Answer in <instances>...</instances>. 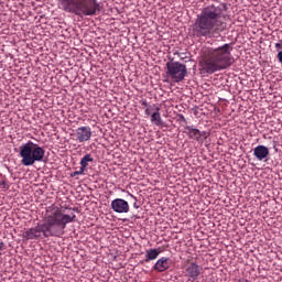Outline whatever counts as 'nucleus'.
<instances>
[{
	"mask_svg": "<svg viewBox=\"0 0 282 282\" xmlns=\"http://www.w3.org/2000/svg\"><path fill=\"white\" fill-rule=\"evenodd\" d=\"M232 44H224L217 48L203 47L200 52L202 67L206 74H215L232 65Z\"/></svg>",
	"mask_w": 282,
	"mask_h": 282,
	"instance_id": "nucleus-3",
	"label": "nucleus"
},
{
	"mask_svg": "<svg viewBox=\"0 0 282 282\" xmlns=\"http://www.w3.org/2000/svg\"><path fill=\"white\" fill-rule=\"evenodd\" d=\"M89 162H94V156H91V154H85L79 162L80 167L87 171V166H89Z\"/></svg>",
	"mask_w": 282,
	"mask_h": 282,
	"instance_id": "nucleus-14",
	"label": "nucleus"
},
{
	"mask_svg": "<svg viewBox=\"0 0 282 282\" xmlns=\"http://www.w3.org/2000/svg\"><path fill=\"white\" fill-rule=\"evenodd\" d=\"M180 120H181L182 122H186V118L184 117V115H180Z\"/></svg>",
	"mask_w": 282,
	"mask_h": 282,
	"instance_id": "nucleus-23",
	"label": "nucleus"
},
{
	"mask_svg": "<svg viewBox=\"0 0 282 282\" xmlns=\"http://www.w3.org/2000/svg\"><path fill=\"white\" fill-rule=\"evenodd\" d=\"M141 106L143 107V109H148V107H150L151 105H149L147 99H143V100H141Z\"/></svg>",
	"mask_w": 282,
	"mask_h": 282,
	"instance_id": "nucleus-17",
	"label": "nucleus"
},
{
	"mask_svg": "<svg viewBox=\"0 0 282 282\" xmlns=\"http://www.w3.org/2000/svg\"><path fill=\"white\" fill-rule=\"evenodd\" d=\"M184 133H186L191 140H196V142H204V140L208 138V132L199 131V129L193 128V126H186Z\"/></svg>",
	"mask_w": 282,
	"mask_h": 282,
	"instance_id": "nucleus-8",
	"label": "nucleus"
},
{
	"mask_svg": "<svg viewBox=\"0 0 282 282\" xmlns=\"http://www.w3.org/2000/svg\"><path fill=\"white\" fill-rule=\"evenodd\" d=\"M76 142H89L91 140V128L88 126L79 127L75 130Z\"/></svg>",
	"mask_w": 282,
	"mask_h": 282,
	"instance_id": "nucleus-9",
	"label": "nucleus"
},
{
	"mask_svg": "<svg viewBox=\"0 0 282 282\" xmlns=\"http://www.w3.org/2000/svg\"><path fill=\"white\" fill-rule=\"evenodd\" d=\"M166 69L167 75L170 78H172V80H174V83H182V80H184L188 74L186 65L180 62H167Z\"/></svg>",
	"mask_w": 282,
	"mask_h": 282,
	"instance_id": "nucleus-6",
	"label": "nucleus"
},
{
	"mask_svg": "<svg viewBox=\"0 0 282 282\" xmlns=\"http://www.w3.org/2000/svg\"><path fill=\"white\" fill-rule=\"evenodd\" d=\"M202 270H203V268L199 264H197L195 262H189L185 267L184 274L187 278V281L195 282L202 274Z\"/></svg>",
	"mask_w": 282,
	"mask_h": 282,
	"instance_id": "nucleus-7",
	"label": "nucleus"
},
{
	"mask_svg": "<svg viewBox=\"0 0 282 282\" xmlns=\"http://www.w3.org/2000/svg\"><path fill=\"white\" fill-rule=\"evenodd\" d=\"M224 12H226V4L218 1L203 8L192 25L193 36L196 39H208L213 34L224 32L227 28Z\"/></svg>",
	"mask_w": 282,
	"mask_h": 282,
	"instance_id": "nucleus-2",
	"label": "nucleus"
},
{
	"mask_svg": "<svg viewBox=\"0 0 282 282\" xmlns=\"http://www.w3.org/2000/svg\"><path fill=\"white\" fill-rule=\"evenodd\" d=\"M151 122L156 127H162V115L160 112H153L151 115Z\"/></svg>",
	"mask_w": 282,
	"mask_h": 282,
	"instance_id": "nucleus-15",
	"label": "nucleus"
},
{
	"mask_svg": "<svg viewBox=\"0 0 282 282\" xmlns=\"http://www.w3.org/2000/svg\"><path fill=\"white\" fill-rule=\"evenodd\" d=\"M20 158L23 166H33L36 162H43L45 149L37 143L28 141L20 147Z\"/></svg>",
	"mask_w": 282,
	"mask_h": 282,
	"instance_id": "nucleus-5",
	"label": "nucleus"
},
{
	"mask_svg": "<svg viewBox=\"0 0 282 282\" xmlns=\"http://www.w3.org/2000/svg\"><path fill=\"white\" fill-rule=\"evenodd\" d=\"M83 173H85V169L80 167L79 171H75L72 174V177H76V175H83Z\"/></svg>",
	"mask_w": 282,
	"mask_h": 282,
	"instance_id": "nucleus-16",
	"label": "nucleus"
},
{
	"mask_svg": "<svg viewBox=\"0 0 282 282\" xmlns=\"http://www.w3.org/2000/svg\"><path fill=\"white\" fill-rule=\"evenodd\" d=\"M2 250H6V242L0 240V257L2 254Z\"/></svg>",
	"mask_w": 282,
	"mask_h": 282,
	"instance_id": "nucleus-19",
	"label": "nucleus"
},
{
	"mask_svg": "<svg viewBox=\"0 0 282 282\" xmlns=\"http://www.w3.org/2000/svg\"><path fill=\"white\" fill-rule=\"evenodd\" d=\"M152 109H154V113H160V108L158 105H153Z\"/></svg>",
	"mask_w": 282,
	"mask_h": 282,
	"instance_id": "nucleus-20",
	"label": "nucleus"
},
{
	"mask_svg": "<svg viewBox=\"0 0 282 282\" xmlns=\"http://www.w3.org/2000/svg\"><path fill=\"white\" fill-rule=\"evenodd\" d=\"M253 155L257 160H265L270 155V150L265 145H258L253 150Z\"/></svg>",
	"mask_w": 282,
	"mask_h": 282,
	"instance_id": "nucleus-12",
	"label": "nucleus"
},
{
	"mask_svg": "<svg viewBox=\"0 0 282 282\" xmlns=\"http://www.w3.org/2000/svg\"><path fill=\"white\" fill-rule=\"evenodd\" d=\"M169 268H171V259L166 257H162L153 265V270H155V272H166Z\"/></svg>",
	"mask_w": 282,
	"mask_h": 282,
	"instance_id": "nucleus-11",
	"label": "nucleus"
},
{
	"mask_svg": "<svg viewBox=\"0 0 282 282\" xmlns=\"http://www.w3.org/2000/svg\"><path fill=\"white\" fill-rule=\"evenodd\" d=\"M110 206L113 213L124 214V213H129L130 210L129 202L122 198L113 199Z\"/></svg>",
	"mask_w": 282,
	"mask_h": 282,
	"instance_id": "nucleus-10",
	"label": "nucleus"
},
{
	"mask_svg": "<svg viewBox=\"0 0 282 282\" xmlns=\"http://www.w3.org/2000/svg\"><path fill=\"white\" fill-rule=\"evenodd\" d=\"M57 6L65 12H73L77 17H95L100 11L98 0H57Z\"/></svg>",
	"mask_w": 282,
	"mask_h": 282,
	"instance_id": "nucleus-4",
	"label": "nucleus"
},
{
	"mask_svg": "<svg viewBox=\"0 0 282 282\" xmlns=\"http://www.w3.org/2000/svg\"><path fill=\"white\" fill-rule=\"evenodd\" d=\"M133 207L137 208V209L140 208V206H138V203H134Z\"/></svg>",
	"mask_w": 282,
	"mask_h": 282,
	"instance_id": "nucleus-24",
	"label": "nucleus"
},
{
	"mask_svg": "<svg viewBox=\"0 0 282 282\" xmlns=\"http://www.w3.org/2000/svg\"><path fill=\"white\" fill-rule=\"evenodd\" d=\"M275 48L276 50H282V42L281 43H275Z\"/></svg>",
	"mask_w": 282,
	"mask_h": 282,
	"instance_id": "nucleus-22",
	"label": "nucleus"
},
{
	"mask_svg": "<svg viewBox=\"0 0 282 282\" xmlns=\"http://www.w3.org/2000/svg\"><path fill=\"white\" fill-rule=\"evenodd\" d=\"M76 221V216L63 214V210L58 207H50L46 209L44 216V224H39L36 227L28 229L23 234V239L26 241L41 239L43 237H63L65 235V228L67 224Z\"/></svg>",
	"mask_w": 282,
	"mask_h": 282,
	"instance_id": "nucleus-1",
	"label": "nucleus"
},
{
	"mask_svg": "<svg viewBox=\"0 0 282 282\" xmlns=\"http://www.w3.org/2000/svg\"><path fill=\"white\" fill-rule=\"evenodd\" d=\"M0 186H1V188H8V183H6V181H2L0 183Z\"/></svg>",
	"mask_w": 282,
	"mask_h": 282,
	"instance_id": "nucleus-21",
	"label": "nucleus"
},
{
	"mask_svg": "<svg viewBox=\"0 0 282 282\" xmlns=\"http://www.w3.org/2000/svg\"><path fill=\"white\" fill-rule=\"evenodd\" d=\"M162 250L159 249H149L145 252V263H149V261H155L158 257H160V253Z\"/></svg>",
	"mask_w": 282,
	"mask_h": 282,
	"instance_id": "nucleus-13",
	"label": "nucleus"
},
{
	"mask_svg": "<svg viewBox=\"0 0 282 282\" xmlns=\"http://www.w3.org/2000/svg\"><path fill=\"white\" fill-rule=\"evenodd\" d=\"M152 111H153V106H148V108H145V116H151Z\"/></svg>",
	"mask_w": 282,
	"mask_h": 282,
	"instance_id": "nucleus-18",
	"label": "nucleus"
}]
</instances>
